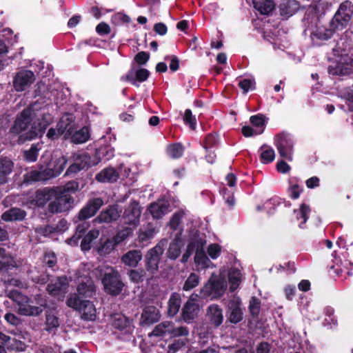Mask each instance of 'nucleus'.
I'll list each match as a JSON object with an SVG mask.
<instances>
[{"mask_svg":"<svg viewBox=\"0 0 353 353\" xmlns=\"http://www.w3.org/2000/svg\"><path fill=\"white\" fill-rule=\"evenodd\" d=\"M259 151H261L260 161L263 164H268L274 161L275 152L273 148L264 144L259 148Z\"/></svg>","mask_w":353,"mask_h":353,"instance_id":"nucleus-43","label":"nucleus"},{"mask_svg":"<svg viewBox=\"0 0 353 353\" xmlns=\"http://www.w3.org/2000/svg\"><path fill=\"white\" fill-rule=\"evenodd\" d=\"M105 292L112 296L119 295L125 286L119 272L113 268L105 272L101 279Z\"/></svg>","mask_w":353,"mask_h":353,"instance_id":"nucleus-2","label":"nucleus"},{"mask_svg":"<svg viewBox=\"0 0 353 353\" xmlns=\"http://www.w3.org/2000/svg\"><path fill=\"white\" fill-rule=\"evenodd\" d=\"M218 138L216 134H208L204 140V148L205 149H212L217 145Z\"/></svg>","mask_w":353,"mask_h":353,"instance_id":"nucleus-62","label":"nucleus"},{"mask_svg":"<svg viewBox=\"0 0 353 353\" xmlns=\"http://www.w3.org/2000/svg\"><path fill=\"white\" fill-rule=\"evenodd\" d=\"M335 59L331 61L327 68L329 74L332 76H345L353 73V57L345 50L339 51L333 49Z\"/></svg>","mask_w":353,"mask_h":353,"instance_id":"nucleus-1","label":"nucleus"},{"mask_svg":"<svg viewBox=\"0 0 353 353\" xmlns=\"http://www.w3.org/2000/svg\"><path fill=\"white\" fill-rule=\"evenodd\" d=\"M99 236V231L94 229L90 230L87 234L82 236L81 241V249L83 252L90 250L92 246L93 241L97 239Z\"/></svg>","mask_w":353,"mask_h":353,"instance_id":"nucleus-40","label":"nucleus"},{"mask_svg":"<svg viewBox=\"0 0 353 353\" xmlns=\"http://www.w3.org/2000/svg\"><path fill=\"white\" fill-rule=\"evenodd\" d=\"M27 299L26 303H19L17 309L18 313L21 315L24 316H39L41 314L44 308L47 307V301L46 299H41V301L37 300V303L39 306L31 305L28 303L29 299L25 297Z\"/></svg>","mask_w":353,"mask_h":353,"instance_id":"nucleus-22","label":"nucleus"},{"mask_svg":"<svg viewBox=\"0 0 353 353\" xmlns=\"http://www.w3.org/2000/svg\"><path fill=\"white\" fill-rule=\"evenodd\" d=\"M45 330L49 334L55 333L59 326V318L51 312L46 314Z\"/></svg>","mask_w":353,"mask_h":353,"instance_id":"nucleus-45","label":"nucleus"},{"mask_svg":"<svg viewBox=\"0 0 353 353\" xmlns=\"http://www.w3.org/2000/svg\"><path fill=\"white\" fill-rule=\"evenodd\" d=\"M163 252V245L158 243L154 247L148 250L145 254V269L151 275V277L159 272V265Z\"/></svg>","mask_w":353,"mask_h":353,"instance_id":"nucleus-7","label":"nucleus"},{"mask_svg":"<svg viewBox=\"0 0 353 353\" xmlns=\"http://www.w3.org/2000/svg\"><path fill=\"white\" fill-rule=\"evenodd\" d=\"M66 164L67 159L65 157H61L53 162L52 167H48L46 169L49 171V174H52V178H53L59 176L63 171Z\"/></svg>","mask_w":353,"mask_h":353,"instance_id":"nucleus-42","label":"nucleus"},{"mask_svg":"<svg viewBox=\"0 0 353 353\" xmlns=\"http://www.w3.org/2000/svg\"><path fill=\"white\" fill-rule=\"evenodd\" d=\"M227 319L231 323L236 324L243 320V312L238 302L232 301L226 312Z\"/></svg>","mask_w":353,"mask_h":353,"instance_id":"nucleus-26","label":"nucleus"},{"mask_svg":"<svg viewBox=\"0 0 353 353\" xmlns=\"http://www.w3.org/2000/svg\"><path fill=\"white\" fill-rule=\"evenodd\" d=\"M188 343L186 339H174L172 343L168 345L167 353H176L185 347Z\"/></svg>","mask_w":353,"mask_h":353,"instance_id":"nucleus-53","label":"nucleus"},{"mask_svg":"<svg viewBox=\"0 0 353 353\" xmlns=\"http://www.w3.org/2000/svg\"><path fill=\"white\" fill-rule=\"evenodd\" d=\"M52 178L49 171L44 169L41 171L32 170L23 175V182L26 184H32L38 181H45Z\"/></svg>","mask_w":353,"mask_h":353,"instance_id":"nucleus-27","label":"nucleus"},{"mask_svg":"<svg viewBox=\"0 0 353 353\" xmlns=\"http://www.w3.org/2000/svg\"><path fill=\"white\" fill-rule=\"evenodd\" d=\"M27 215L26 212L19 208H11L1 215L5 221H22Z\"/></svg>","mask_w":353,"mask_h":353,"instance_id":"nucleus-30","label":"nucleus"},{"mask_svg":"<svg viewBox=\"0 0 353 353\" xmlns=\"http://www.w3.org/2000/svg\"><path fill=\"white\" fill-rule=\"evenodd\" d=\"M208 315L210 323L218 327L223 321V310L218 305H211L208 308Z\"/></svg>","mask_w":353,"mask_h":353,"instance_id":"nucleus-32","label":"nucleus"},{"mask_svg":"<svg viewBox=\"0 0 353 353\" xmlns=\"http://www.w3.org/2000/svg\"><path fill=\"white\" fill-rule=\"evenodd\" d=\"M183 212H176L171 216L168 225L170 228L174 231L176 230L181 223V220L183 218Z\"/></svg>","mask_w":353,"mask_h":353,"instance_id":"nucleus-56","label":"nucleus"},{"mask_svg":"<svg viewBox=\"0 0 353 353\" xmlns=\"http://www.w3.org/2000/svg\"><path fill=\"white\" fill-rule=\"evenodd\" d=\"M167 154L174 159H177L183 156L184 147L181 143L170 144L166 148Z\"/></svg>","mask_w":353,"mask_h":353,"instance_id":"nucleus-47","label":"nucleus"},{"mask_svg":"<svg viewBox=\"0 0 353 353\" xmlns=\"http://www.w3.org/2000/svg\"><path fill=\"white\" fill-rule=\"evenodd\" d=\"M265 117L264 115L259 114L251 116L250 118V121L253 126L256 127V128H263V130L260 132V133H261L263 131V128L265 125Z\"/></svg>","mask_w":353,"mask_h":353,"instance_id":"nucleus-59","label":"nucleus"},{"mask_svg":"<svg viewBox=\"0 0 353 353\" xmlns=\"http://www.w3.org/2000/svg\"><path fill=\"white\" fill-rule=\"evenodd\" d=\"M181 304V295L177 292L172 293L168 302V315L174 317L179 312Z\"/></svg>","mask_w":353,"mask_h":353,"instance_id":"nucleus-37","label":"nucleus"},{"mask_svg":"<svg viewBox=\"0 0 353 353\" xmlns=\"http://www.w3.org/2000/svg\"><path fill=\"white\" fill-rule=\"evenodd\" d=\"M34 80V74L31 70H21L16 74L13 80V86L16 91L22 92L30 87Z\"/></svg>","mask_w":353,"mask_h":353,"instance_id":"nucleus-16","label":"nucleus"},{"mask_svg":"<svg viewBox=\"0 0 353 353\" xmlns=\"http://www.w3.org/2000/svg\"><path fill=\"white\" fill-rule=\"evenodd\" d=\"M150 71L146 68H139L135 70L134 67L131 68L126 74L121 77L120 80L124 82L130 83L132 85L139 87L138 83L145 81L149 76Z\"/></svg>","mask_w":353,"mask_h":353,"instance_id":"nucleus-13","label":"nucleus"},{"mask_svg":"<svg viewBox=\"0 0 353 353\" xmlns=\"http://www.w3.org/2000/svg\"><path fill=\"white\" fill-rule=\"evenodd\" d=\"M238 85L243 90V93L246 94L250 90L255 88V81L249 79H243L239 82Z\"/></svg>","mask_w":353,"mask_h":353,"instance_id":"nucleus-60","label":"nucleus"},{"mask_svg":"<svg viewBox=\"0 0 353 353\" xmlns=\"http://www.w3.org/2000/svg\"><path fill=\"white\" fill-rule=\"evenodd\" d=\"M183 119L185 124L189 125L191 130H194L196 129V119L195 117L192 115V112L190 109L185 110Z\"/></svg>","mask_w":353,"mask_h":353,"instance_id":"nucleus-57","label":"nucleus"},{"mask_svg":"<svg viewBox=\"0 0 353 353\" xmlns=\"http://www.w3.org/2000/svg\"><path fill=\"white\" fill-rule=\"evenodd\" d=\"M35 112L32 105H28L17 114L13 125L10 129V133L12 136L23 134L22 133L28 130L34 117Z\"/></svg>","mask_w":353,"mask_h":353,"instance_id":"nucleus-6","label":"nucleus"},{"mask_svg":"<svg viewBox=\"0 0 353 353\" xmlns=\"http://www.w3.org/2000/svg\"><path fill=\"white\" fill-rule=\"evenodd\" d=\"M91 157L87 152L77 155L74 157V162L67 169L65 175L74 176L83 170H87L90 166Z\"/></svg>","mask_w":353,"mask_h":353,"instance_id":"nucleus-15","label":"nucleus"},{"mask_svg":"<svg viewBox=\"0 0 353 353\" xmlns=\"http://www.w3.org/2000/svg\"><path fill=\"white\" fill-rule=\"evenodd\" d=\"M56 231H57L56 228L50 225L37 227L35 229L36 233H37L41 236H47L51 234L54 233Z\"/></svg>","mask_w":353,"mask_h":353,"instance_id":"nucleus-63","label":"nucleus"},{"mask_svg":"<svg viewBox=\"0 0 353 353\" xmlns=\"http://www.w3.org/2000/svg\"><path fill=\"white\" fill-rule=\"evenodd\" d=\"M194 262L197 265H201L203 266L208 265V263L210 262V260L204 251V248H202V249L197 250L196 251L194 255Z\"/></svg>","mask_w":353,"mask_h":353,"instance_id":"nucleus-55","label":"nucleus"},{"mask_svg":"<svg viewBox=\"0 0 353 353\" xmlns=\"http://www.w3.org/2000/svg\"><path fill=\"white\" fill-rule=\"evenodd\" d=\"M14 168V163L8 157L0 158V185H4L9 181V176Z\"/></svg>","mask_w":353,"mask_h":353,"instance_id":"nucleus-28","label":"nucleus"},{"mask_svg":"<svg viewBox=\"0 0 353 353\" xmlns=\"http://www.w3.org/2000/svg\"><path fill=\"white\" fill-rule=\"evenodd\" d=\"M299 8L300 3L297 0H288L280 4V14L283 17H290L295 14Z\"/></svg>","mask_w":353,"mask_h":353,"instance_id":"nucleus-31","label":"nucleus"},{"mask_svg":"<svg viewBox=\"0 0 353 353\" xmlns=\"http://www.w3.org/2000/svg\"><path fill=\"white\" fill-rule=\"evenodd\" d=\"M205 243L206 241L203 238L195 236L190 239L187 245L186 250L192 254H193L194 252L196 253L197 250H200L202 249V248H204Z\"/></svg>","mask_w":353,"mask_h":353,"instance_id":"nucleus-50","label":"nucleus"},{"mask_svg":"<svg viewBox=\"0 0 353 353\" xmlns=\"http://www.w3.org/2000/svg\"><path fill=\"white\" fill-rule=\"evenodd\" d=\"M224 292V286L221 281L210 279L201 289L200 297L207 299L222 295Z\"/></svg>","mask_w":353,"mask_h":353,"instance_id":"nucleus-14","label":"nucleus"},{"mask_svg":"<svg viewBox=\"0 0 353 353\" xmlns=\"http://www.w3.org/2000/svg\"><path fill=\"white\" fill-rule=\"evenodd\" d=\"M142 257V252L140 250H132L128 251L121 256V261L125 265L137 268Z\"/></svg>","mask_w":353,"mask_h":353,"instance_id":"nucleus-29","label":"nucleus"},{"mask_svg":"<svg viewBox=\"0 0 353 353\" xmlns=\"http://www.w3.org/2000/svg\"><path fill=\"white\" fill-rule=\"evenodd\" d=\"M196 301L190 296L182 308V318L186 323H190L198 316L200 308Z\"/></svg>","mask_w":353,"mask_h":353,"instance_id":"nucleus-24","label":"nucleus"},{"mask_svg":"<svg viewBox=\"0 0 353 353\" xmlns=\"http://www.w3.org/2000/svg\"><path fill=\"white\" fill-rule=\"evenodd\" d=\"M119 178L117 171L113 168H108L96 175V180L99 182H114Z\"/></svg>","mask_w":353,"mask_h":353,"instance_id":"nucleus-36","label":"nucleus"},{"mask_svg":"<svg viewBox=\"0 0 353 353\" xmlns=\"http://www.w3.org/2000/svg\"><path fill=\"white\" fill-rule=\"evenodd\" d=\"M53 119L54 118L51 114L48 112L43 113L41 115V119H39L38 131L32 128L25 132V134L21 135L17 139V143L19 144H23L27 141L34 139L39 136L41 137L45 132L46 129L52 123Z\"/></svg>","mask_w":353,"mask_h":353,"instance_id":"nucleus-9","label":"nucleus"},{"mask_svg":"<svg viewBox=\"0 0 353 353\" xmlns=\"http://www.w3.org/2000/svg\"><path fill=\"white\" fill-rule=\"evenodd\" d=\"M77 294L81 299L83 298H91L95 292V287L92 281L89 283L82 282L77 287Z\"/></svg>","mask_w":353,"mask_h":353,"instance_id":"nucleus-41","label":"nucleus"},{"mask_svg":"<svg viewBox=\"0 0 353 353\" xmlns=\"http://www.w3.org/2000/svg\"><path fill=\"white\" fill-rule=\"evenodd\" d=\"M335 30L330 26L327 28L324 26H316L310 34V38L314 46H321L323 41H327L332 37Z\"/></svg>","mask_w":353,"mask_h":353,"instance_id":"nucleus-19","label":"nucleus"},{"mask_svg":"<svg viewBox=\"0 0 353 353\" xmlns=\"http://www.w3.org/2000/svg\"><path fill=\"white\" fill-rule=\"evenodd\" d=\"M352 14L353 3L349 0H345L340 4L329 26L335 31L341 30L348 25Z\"/></svg>","mask_w":353,"mask_h":353,"instance_id":"nucleus-4","label":"nucleus"},{"mask_svg":"<svg viewBox=\"0 0 353 353\" xmlns=\"http://www.w3.org/2000/svg\"><path fill=\"white\" fill-rule=\"evenodd\" d=\"M147 270L143 268H139L130 270L128 272V275L131 282L134 283H139L143 282L145 280L150 279L147 277Z\"/></svg>","mask_w":353,"mask_h":353,"instance_id":"nucleus-44","label":"nucleus"},{"mask_svg":"<svg viewBox=\"0 0 353 353\" xmlns=\"http://www.w3.org/2000/svg\"><path fill=\"white\" fill-rule=\"evenodd\" d=\"M184 246V242L181 237V232H177L174 238L170 243L166 252V256L170 260H176L181 253V248Z\"/></svg>","mask_w":353,"mask_h":353,"instance_id":"nucleus-25","label":"nucleus"},{"mask_svg":"<svg viewBox=\"0 0 353 353\" xmlns=\"http://www.w3.org/2000/svg\"><path fill=\"white\" fill-rule=\"evenodd\" d=\"M275 145L281 157L288 161L292 160L293 142L288 134H278L275 138Z\"/></svg>","mask_w":353,"mask_h":353,"instance_id":"nucleus-10","label":"nucleus"},{"mask_svg":"<svg viewBox=\"0 0 353 353\" xmlns=\"http://www.w3.org/2000/svg\"><path fill=\"white\" fill-rule=\"evenodd\" d=\"M50 282L46 287V291L51 296H59L65 293L69 283L65 276H58L54 279H50Z\"/></svg>","mask_w":353,"mask_h":353,"instance_id":"nucleus-21","label":"nucleus"},{"mask_svg":"<svg viewBox=\"0 0 353 353\" xmlns=\"http://www.w3.org/2000/svg\"><path fill=\"white\" fill-rule=\"evenodd\" d=\"M56 195V190L50 188H44L37 190L30 200V203L37 207H43L49 201Z\"/></svg>","mask_w":353,"mask_h":353,"instance_id":"nucleus-20","label":"nucleus"},{"mask_svg":"<svg viewBox=\"0 0 353 353\" xmlns=\"http://www.w3.org/2000/svg\"><path fill=\"white\" fill-rule=\"evenodd\" d=\"M39 145V143H33L30 149L26 150L23 152V157L26 161L29 163L37 161L39 156V151L40 150Z\"/></svg>","mask_w":353,"mask_h":353,"instance_id":"nucleus-48","label":"nucleus"},{"mask_svg":"<svg viewBox=\"0 0 353 353\" xmlns=\"http://www.w3.org/2000/svg\"><path fill=\"white\" fill-rule=\"evenodd\" d=\"M352 14L353 3L349 0H345L340 4L329 26L335 31L341 30L348 25Z\"/></svg>","mask_w":353,"mask_h":353,"instance_id":"nucleus-3","label":"nucleus"},{"mask_svg":"<svg viewBox=\"0 0 353 353\" xmlns=\"http://www.w3.org/2000/svg\"><path fill=\"white\" fill-rule=\"evenodd\" d=\"M52 276L47 272V270L42 272H37L36 273L31 274V280L34 283L39 285H46L48 281H50V277Z\"/></svg>","mask_w":353,"mask_h":353,"instance_id":"nucleus-51","label":"nucleus"},{"mask_svg":"<svg viewBox=\"0 0 353 353\" xmlns=\"http://www.w3.org/2000/svg\"><path fill=\"white\" fill-rule=\"evenodd\" d=\"M103 204L104 201L101 197L89 199L77 214V219L83 221L94 216Z\"/></svg>","mask_w":353,"mask_h":353,"instance_id":"nucleus-12","label":"nucleus"},{"mask_svg":"<svg viewBox=\"0 0 353 353\" xmlns=\"http://www.w3.org/2000/svg\"><path fill=\"white\" fill-rule=\"evenodd\" d=\"M121 212L122 210L119 205H110L100 212L95 221L99 223L114 222L119 219Z\"/></svg>","mask_w":353,"mask_h":353,"instance_id":"nucleus-18","label":"nucleus"},{"mask_svg":"<svg viewBox=\"0 0 353 353\" xmlns=\"http://www.w3.org/2000/svg\"><path fill=\"white\" fill-rule=\"evenodd\" d=\"M249 311L252 317H257L260 312L261 301L256 296H252L249 303Z\"/></svg>","mask_w":353,"mask_h":353,"instance_id":"nucleus-54","label":"nucleus"},{"mask_svg":"<svg viewBox=\"0 0 353 353\" xmlns=\"http://www.w3.org/2000/svg\"><path fill=\"white\" fill-rule=\"evenodd\" d=\"M117 245L114 239H106L104 241L101 239L94 248L99 254L104 256L110 254Z\"/></svg>","mask_w":353,"mask_h":353,"instance_id":"nucleus-38","label":"nucleus"},{"mask_svg":"<svg viewBox=\"0 0 353 353\" xmlns=\"http://www.w3.org/2000/svg\"><path fill=\"white\" fill-rule=\"evenodd\" d=\"M159 319V312L154 306H147L141 314L142 322L146 325H152Z\"/></svg>","mask_w":353,"mask_h":353,"instance_id":"nucleus-35","label":"nucleus"},{"mask_svg":"<svg viewBox=\"0 0 353 353\" xmlns=\"http://www.w3.org/2000/svg\"><path fill=\"white\" fill-rule=\"evenodd\" d=\"M130 319L122 314H115L112 319V326L120 331L130 330Z\"/></svg>","mask_w":353,"mask_h":353,"instance_id":"nucleus-39","label":"nucleus"},{"mask_svg":"<svg viewBox=\"0 0 353 353\" xmlns=\"http://www.w3.org/2000/svg\"><path fill=\"white\" fill-rule=\"evenodd\" d=\"M310 211L311 209L310 206L304 203L300 205L299 209L294 210L296 219L298 220L303 219V221L299 224V227L301 228H303V225H304L308 220Z\"/></svg>","mask_w":353,"mask_h":353,"instance_id":"nucleus-46","label":"nucleus"},{"mask_svg":"<svg viewBox=\"0 0 353 353\" xmlns=\"http://www.w3.org/2000/svg\"><path fill=\"white\" fill-rule=\"evenodd\" d=\"M199 276L197 274L190 273L183 285V290L190 291L196 288L199 283Z\"/></svg>","mask_w":353,"mask_h":353,"instance_id":"nucleus-52","label":"nucleus"},{"mask_svg":"<svg viewBox=\"0 0 353 353\" xmlns=\"http://www.w3.org/2000/svg\"><path fill=\"white\" fill-rule=\"evenodd\" d=\"M110 21L114 26H120L124 24L128 25L131 22V18L124 12H118L112 15Z\"/></svg>","mask_w":353,"mask_h":353,"instance_id":"nucleus-49","label":"nucleus"},{"mask_svg":"<svg viewBox=\"0 0 353 353\" xmlns=\"http://www.w3.org/2000/svg\"><path fill=\"white\" fill-rule=\"evenodd\" d=\"M150 54L148 52H139L134 57V61L139 65H144L149 61Z\"/></svg>","mask_w":353,"mask_h":353,"instance_id":"nucleus-61","label":"nucleus"},{"mask_svg":"<svg viewBox=\"0 0 353 353\" xmlns=\"http://www.w3.org/2000/svg\"><path fill=\"white\" fill-rule=\"evenodd\" d=\"M90 130L88 126H83L79 130H74L69 139L74 144H81L85 143L90 139Z\"/></svg>","mask_w":353,"mask_h":353,"instance_id":"nucleus-33","label":"nucleus"},{"mask_svg":"<svg viewBox=\"0 0 353 353\" xmlns=\"http://www.w3.org/2000/svg\"><path fill=\"white\" fill-rule=\"evenodd\" d=\"M221 246L216 243H212L208 248V254L212 259H217L221 254Z\"/></svg>","mask_w":353,"mask_h":353,"instance_id":"nucleus-64","label":"nucleus"},{"mask_svg":"<svg viewBox=\"0 0 353 353\" xmlns=\"http://www.w3.org/2000/svg\"><path fill=\"white\" fill-rule=\"evenodd\" d=\"M141 214V208L139 202L135 200L132 201L125 208L122 219L124 224L137 226L139 223Z\"/></svg>","mask_w":353,"mask_h":353,"instance_id":"nucleus-11","label":"nucleus"},{"mask_svg":"<svg viewBox=\"0 0 353 353\" xmlns=\"http://www.w3.org/2000/svg\"><path fill=\"white\" fill-rule=\"evenodd\" d=\"M67 305L81 313L85 321H94L96 318V308L90 300L81 299L77 294H71L66 301Z\"/></svg>","mask_w":353,"mask_h":353,"instance_id":"nucleus-5","label":"nucleus"},{"mask_svg":"<svg viewBox=\"0 0 353 353\" xmlns=\"http://www.w3.org/2000/svg\"><path fill=\"white\" fill-rule=\"evenodd\" d=\"M43 261L48 267L53 268L57 263V256L52 251L46 252L43 254Z\"/></svg>","mask_w":353,"mask_h":353,"instance_id":"nucleus-58","label":"nucleus"},{"mask_svg":"<svg viewBox=\"0 0 353 353\" xmlns=\"http://www.w3.org/2000/svg\"><path fill=\"white\" fill-rule=\"evenodd\" d=\"M254 8L261 14L269 15L275 8L274 0H252Z\"/></svg>","mask_w":353,"mask_h":353,"instance_id":"nucleus-34","label":"nucleus"},{"mask_svg":"<svg viewBox=\"0 0 353 353\" xmlns=\"http://www.w3.org/2000/svg\"><path fill=\"white\" fill-rule=\"evenodd\" d=\"M53 199L54 200L48 206V211L52 214L68 211L74 203V199L70 194L57 190H56V195Z\"/></svg>","mask_w":353,"mask_h":353,"instance_id":"nucleus-8","label":"nucleus"},{"mask_svg":"<svg viewBox=\"0 0 353 353\" xmlns=\"http://www.w3.org/2000/svg\"><path fill=\"white\" fill-rule=\"evenodd\" d=\"M57 129L59 134H62L63 139H69L70 136L76 129L75 117L73 114L65 113L57 123Z\"/></svg>","mask_w":353,"mask_h":353,"instance_id":"nucleus-17","label":"nucleus"},{"mask_svg":"<svg viewBox=\"0 0 353 353\" xmlns=\"http://www.w3.org/2000/svg\"><path fill=\"white\" fill-rule=\"evenodd\" d=\"M170 204L166 199H158L150 203L148 210L154 219H160L170 212Z\"/></svg>","mask_w":353,"mask_h":353,"instance_id":"nucleus-23","label":"nucleus"}]
</instances>
